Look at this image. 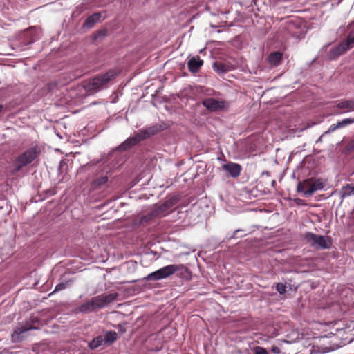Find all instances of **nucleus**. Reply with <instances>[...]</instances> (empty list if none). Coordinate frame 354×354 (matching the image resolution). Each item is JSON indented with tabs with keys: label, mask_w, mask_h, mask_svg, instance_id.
Returning <instances> with one entry per match:
<instances>
[{
	"label": "nucleus",
	"mask_w": 354,
	"mask_h": 354,
	"mask_svg": "<svg viewBox=\"0 0 354 354\" xmlns=\"http://www.w3.org/2000/svg\"><path fill=\"white\" fill-rule=\"evenodd\" d=\"M101 17V15L100 12H95L93 15L87 17V19L84 22V27L87 28H92L94 24L97 22Z\"/></svg>",
	"instance_id": "16"
},
{
	"label": "nucleus",
	"mask_w": 354,
	"mask_h": 354,
	"mask_svg": "<svg viewBox=\"0 0 354 354\" xmlns=\"http://www.w3.org/2000/svg\"><path fill=\"white\" fill-rule=\"evenodd\" d=\"M282 59V54L280 52L272 53L268 58V62L274 66H278Z\"/></svg>",
	"instance_id": "17"
},
{
	"label": "nucleus",
	"mask_w": 354,
	"mask_h": 354,
	"mask_svg": "<svg viewBox=\"0 0 354 354\" xmlns=\"http://www.w3.org/2000/svg\"><path fill=\"white\" fill-rule=\"evenodd\" d=\"M117 333L115 332H108L105 334L104 337V342L106 343H112L117 339Z\"/></svg>",
	"instance_id": "24"
},
{
	"label": "nucleus",
	"mask_w": 354,
	"mask_h": 354,
	"mask_svg": "<svg viewBox=\"0 0 354 354\" xmlns=\"http://www.w3.org/2000/svg\"><path fill=\"white\" fill-rule=\"evenodd\" d=\"M115 76V73L109 71L101 75L97 76L84 85L86 91L95 93L106 87L108 82Z\"/></svg>",
	"instance_id": "4"
},
{
	"label": "nucleus",
	"mask_w": 354,
	"mask_h": 354,
	"mask_svg": "<svg viewBox=\"0 0 354 354\" xmlns=\"http://www.w3.org/2000/svg\"><path fill=\"white\" fill-rule=\"evenodd\" d=\"M337 124H333L330 126V127L328 128V129L326 131H324V135H328L334 131H335L336 130H337Z\"/></svg>",
	"instance_id": "29"
},
{
	"label": "nucleus",
	"mask_w": 354,
	"mask_h": 354,
	"mask_svg": "<svg viewBox=\"0 0 354 354\" xmlns=\"http://www.w3.org/2000/svg\"><path fill=\"white\" fill-rule=\"evenodd\" d=\"M66 288V283H60L55 286L54 292L62 290L65 289Z\"/></svg>",
	"instance_id": "30"
},
{
	"label": "nucleus",
	"mask_w": 354,
	"mask_h": 354,
	"mask_svg": "<svg viewBox=\"0 0 354 354\" xmlns=\"http://www.w3.org/2000/svg\"><path fill=\"white\" fill-rule=\"evenodd\" d=\"M151 215L153 216V218L155 219L164 216L162 214V212H161V210L159 209V208L157 207V205L153 206V208L151 209Z\"/></svg>",
	"instance_id": "25"
},
{
	"label": "nucleus",
	"mask_w": 354,
	"mask_h": 354,
	"mask_svg": "<svg viewBox=\"0 0 354 354\" xmlns=\"http://www.w3.org/2000/svg\"><path fill=\"white\" fill-rule=\"evenodd\" d=\"M2 110H3V106L0 105V113H1Z\"/></svg>",
	"instance_id": "33"
},
{
	"label": "nucleus",
	"mask_w": 354,
	"mask_h": 354,
	"mask_svg": "<svg viewBox=\"0 0 354 354\" xmlns=\"http://www.w3.org/2000/svg\"><path fill=\"white\" fill-rule=\"evenodd\" d=\"M301 201V199H297V203H299Z\"/></svg>",
	"instance_id": "34"
},
{
	"label": "nucleus",
	"mask_w": 354,
	"mask_h": 354,
	"mask_svg": "<svg viewBox=\"0 0 354 354\" xmlns=\"http://www.w3.org/2000/svg\"><path fill=\"white\" fill-rule=\"evenodd\" d=\"M304 239L310 246L317 249H329L332 245L330 237L315 234L313 232L304 234Z\"/></svg>",
	"instance_id": "5"
},
{
	"label": "nucleus",
	"mask_w": 354,
	"mask_h": 354,
	"mask_svg": "<svg viewBox=\"0 0 354 354\" xmlns=\"http://www.w3.org/2000/svg\"><path fill=\"white\" fill-rule=\"evenodd\" d=\"M213 69L218 74H223L227 71V66L221 62H215L213 64Z\"/></svg>",
	"instance_id": "22"
},
{
	"label": "nucleus",
	"mask_w": 354,
	"mask_h": 354,
	"mask_svg": "<svg viewBox=\"0 0 354 354\" xmlns=\"http://www.w3.org/2000/svg\"><path fill=\"white\" fill-rule=\"evenodd\" d=\"M203 64V61L198 56L192 57L187 62L189 70L192 73H197Z\"/></svg>",
	"instance_id": "14"
},
{
	"label": "nucleus",
	"mask_w": 354,
	"mask_h": 354,
	"mask_svg": "<svg viewBox=\"0 0 354 354\" xmlns=\"http://www.w3.org/2000/svg\"><path fill=\"white\" fill-rule=\"evenodd\" d=\"M40 153V149L35 145L19 156L15 160L16 171H19L22 167L30 164Z\"/></svg>",
	"instance_id": "6"
},
{
	"label": "nucleus",
	"mask_w": 354,
	"mask_h": 354,
	"mask_svg": "<svg viewBox=\"0 0 354 354\" xmlns=\"http://www.w3.org/2000/svg\"><path fill=\"white\" fill-rule=\"evenodd\" d=\"M324 188V183L322 180L317 179L313 180L311 179V189L307 192L308 195H313L316 191L321 190Z\"/></svg>",
	"instance_id": "18"
},
{
	"label": "nucleus",
	"mask_w": 354,
	"mask_h": 354,
	"mask_svg": "<svg viewBox=\"0 0 354 354\" xmlns=\"http://www.w3.org/2000/svg\"><path fill=\"white\" fill-rule=\"evenodd\" d=\"M311 189V179H307L299 182L297 185V190L298 192H302L306 197L311 196L312 195L307 194V192Z\"/></svg>",
	"instance_id": "15"
},
{
	"label": "nucleus",
	"mask_w": 354,
	"mask_h": 354,
	"mask_svg": "<svg viewBox=\"0 0 354 354\" xmlns=\"http://www.w3.org/2000/svg\"><path fill=\"white\" fill-rule=\"evenodd\" d=\"M178 201V198L177 196H171L168 198L163 203L157 205L159 209L162 212L163 216H166L169 209L174 207Z\"/></svg>",
	"instance_id": "13"
},
{
	"label": "nucleus",
	"mask_w": 354,
	"mask_h": 354,
	"mask_svg": "<svg viewBox=\"0 0 354 354\" xmlns=\"http://www.w3.org/2000/svg\"><path fill=\"white\" fill-rule=\"evenodd\" d=\"M271 351L274 354H279L281 353L280 348L277 346H272L271 347Z\"/></svg>",
	"instance_id": "31"
},
{
	"label": "nucleus",
	"mask_w": 354,
	"mask_h": 354,
	"mask_svg": "<svg viewBox=\"0 0 354 354\" xmlns=\"http://www.w3.org/2000/svg\"><path fill=\"white\" fill-rule=\"evenodd\" d=\"M173 274H176V277L181 279H189L191 272L183 264H169L149 274L146 277V279L148 281H159L167 279Z\"/></svg>",
	"instance_id": "1"
},
{
	"label": "nucleus",
	"mask_w": 354,
	"mask_h": 354,
	"mask_svg": "<svg viewBox=\"0 0 354 354\" xmlns=\"http://www.w3.org/2000/svg\"><path fill=\"white\" fill-rule=\"evenodd\" d=\"M223 169L232 178H237L241 171V167L239 164L228 162L222 165Z\"/></svg>",
	"instance_id": "12"
},
{
	"label": "nucleus",
	"mask_w": 354,
	"mask_h": 354,
	"mask_svg": "<svg viewBox=\"0 0 354 354\" xmlns=\"http://www.w3.org/2000/svg\"><path fill=\"white\" fill-rule=\"evenodd\" d=\"M159 128L158 126H151L146 129H141L139 132L134 133L131 137L128 138L118 147V151H125L130 149L131 147L137 145L143 140L149 138L158 133Z\"/></svg>",
	"instance_id": "3"
},
{
	"label": "nucleus",
	"mask_w": 354,
	"mask_h": 354,
	"mask_svg": "<svg viewBox=\"0 0 354 354\" xmlns=\"http://www.w3.org/2000/svg\"><path fill=\"white\" fill-rule=\"evenodd\" d=\"M354 123V118H344L340 121H338L336 124L337 126V129H343L350 124H352Z\"/></svg>",
	"instance_id": "23"
},
{
	"label": "nucleus",
	"mask_w": 354,
	"mask_h": 354,
	"mask_svg": "<svg viewBox=\"0 0 354 354\" xmlns=\"http://www.w3.org/2000/svg\"><path fill=\"white\" fill-rule=\"evenodd\" d=\"M254 354H269L267 350L261 346H255L254 348Z\"/></svg>",
	"instance_id": "28"
},
{
	"label": "nucleus",
	"mask_w": 354,
	"mask_h": 354,
	"mask_svg": "<svg viewBox=\"0 0 354 354\" xmlns=\"http://www.w3.org/2000/svg\"><path fill=\"white\" fill-rule=\"evenodd\" d=\"M342 197L346 198L351 195H354V186L351 184H348L344 186L341 191Z\"/></svg>",
	"instance_id": "20"
},
{
	"label": "nucleus",
	"mask_w": 354,
	"mask_h": 354,
	"mask_svg": "<svg viewBox=\"0 0 354 354\" xmlns=\"http://www.w3.org/2000/svg\"><path fill=\"white\" fill-rule=\"evenodd\" d=\"M319 341L320 344L313 345L311 348L310 354H324L338 348L337 344L335 343L330 344L331 342H328L327 337H320L319 338Z\"/></svg>",
	"instance_id": "8"
},
{
	"label": "nucleus",
	"mask_w": 354,
	"mask_h": 354,
	"mask_svg": "<svg viewBox=\"0 0 354 354\" xmlns=\"http://www.w3.org/2000/svg\"><path fill=\"white\" fill-rule=\"evenodd\" d=\"M118 296V293L102 294L93 297L90 301L80 305L77 310L82 313H89L102 308L113 302Z\"/></svg>",
	"instance_id": "2"
},
{
	"label": "nucleus",
	"mask_w": 354,
	"mask_h": 354,
	"mask_svg": "<svg viewBox=\"0 0 354 354\" xmlns=\"http://www.w3.org/2000/svg\"><path fill=\"white\" fill-rule=\"evenodd\" d=\"M331 108L334 109L333 115H341L354 111V99L342 100L334 102Z\"/></svg>",
	"instance_id": "9"
},
{
	"label": "nucleus",
	"mask_w": 354,
	"mask_h": 354,
	"mask_svg": "<svg viewBox=\"0 0 354 354\" xmlns=\"http://www.w3.org/2000/svg\"><path fill=\"white\" fill-rule=\"evenodd\" d=\"M240 230H236L235 232H234V234H236L238 232H239Z\"/></svg>",
	"instance_id": "35"
},
{
	"label": "nucleus",
	"mask_w": 354,
	"mask_h": 354,
	"mask_svg": "<svg viewBox=\"0 0 354 354\" xmlns=\"http://www.w3.org/2000/svg\"><path fill=\"white\" fill-rule=\"evenodd\" d=\"M326 135H324V132L319 137V138L316 141V143H319V142H322L323 141V138L326 136Z\"/></svg>",
	"instance_id": "32"
},
{
	"label": "nucleus",
	"mask_w": 354,
	"mask_h": 354,
	"mask_svg": "<svg viewBox=\"0 0 354 354\" xmlns=\"http://www.w3.org/2000/svg\"><path fill=\"white\" fill-rule=\"evenodd\" d=\"M154 219L155 218H153V216L151 215V212L150 211V212H149L148 214L141 216L140 223H147Z\"/></svg>",
	"instance_id": "26"
},
{
	"label": "nucleus",
	"mask_w": 354,
	"mask_h": 354,
	"mask_svg": "<svg viewBox=\"0 0 354 354\" xmlns=\"http://www.w3.org/2000/svg\"><path fill=\"white\" fill-rule=\"evenodd\" d=\"M276 290L279 294H284L286 292V286L283 283H278L276 285Z\"/></svg>",
	"instance_id": "27"
},
{
	"label": "nucleus",
	"mask_w": 354,
	"mask_h": 354,
	"mask_svg": "<svg viewBox=\"0 0 354 354\" xmlns=\"http://www.w3.org/2000/svg\"><path fill=\"white\" fill-rule=\"evenodd\" d=\"M39 326L38 319L36 317H32L25 325L19 326L15 330L12 338L15 342H19L23 338V333L30 330L39 329Z\"/></svg>",
	"instance_id": "7"
},
{
	"label": "nucleus",
	"mask_w": 354,
	"mask_h": 354,
	"mask_svg": "<svg viewBox=\"0 0 354 354\" xmlns=\"http://www.w3.org/2000/svg\"><path fill=\"white\" fill-rule=\"evenodd\" d=\"M108 178V176L105 175L95 179L91 185L92 188L94 189L100 188L107 183Z\"/></svg>",
	"instance_id": "19"
},
{
	"label": "nucleus",
	"mask_w": 354,
	"mask_h": 354,
	"mask_svg": "<svg viewBox=\"0 0 354 354\" xmlns=\"http://www.w3.org/2000/svg\"><path fill=\"white\" fill-rule=\"evenodd\" d=\"M203 105L211 111H219L226 109L229 106L227 102L218 100L214 98H207L203 100Z\"/></svg>",
	"instance_id": "10"
},
{
	"label": "nucleus",
	"mask_w": 354,
	"mask_h": 354,
	"mask_svg": "<svg viewBox=\"0 0 354 354\" xmlns=\"http://www.w3.org/2000/svg\"><path fill=\"white\" fill-rule=\"evenodd\" d=\"M354 46V35H349L346 40L333 50L335 56H339Z\"/></svg>",
	"instance_id": "11"
},
{
	"label": "nucleus",
	"mask_w": 354,
	"mask_h": 354,
	"mask_svg": "<svg viewBox=\"0 0 354 354\" xmlns=\"http://www.w3.org/2000/svg\"><path fill=\"white\" fill-rule=\"evenodd\" d=\"M104 342V337L97 336L94 338L89 344L88 346L91 349H95L98 348L100 346L102 345Z\"/></svg>",
	"instance_id": "21"
}]
</instances>
